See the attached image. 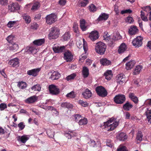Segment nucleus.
<instances>
[{
  "mask_svg": "<svg viewBox=\"0 0 151 151\" xmlns=\"http://www.w3.org/2000/svg\"><path fill=\"white\" fill-rule=\"evenodd\" d=\"M115 119L114 118L112 117L108 120L107 122H104V125H103L104 128L109 132L114 130L119 125V122L116 121L114 122ZM113 122H114L110 124Z\"/></svg>",
  "mask_w": 151,
  "mask_h": 151,
  "instance_id": "obj_1",
  "label": "nucleus"
},
{
  "mask_svg": "<svg viewBox=\"0 0 151 151\" xmlns=\"http://www.w3.org/2000/svg\"><path fill=\"white\" fill-rule=\"evenodd\" d=\"M106 49V45L104 43L99 42L96 43L95 50L98 54L100 55L104 54Z\"/></svg>",
  "mask_w": 151,
  "mask_h": 151,
  "instance_id": "obj_2",
  "label": "nucleus"
},
{
  "mask_svg": "<svg viewBox=\"0 0 151 151\" xmlns=\"http://www.w3.org/2000/svg\"><path fill=\"white\" fill-rule=\"evenodd\" d=\"M59 35V30L58 28L55 26L50 28L49 34H48L50 39L57 38Z\"/></svg>",
  "mask_w": 151,
  "mask_h": 151,
  "instance_id": "obj_3",
  "label": "nucleus"
},
{
  "mask_svg": "<svg viewBox=\"0 0 151 151\" xmlns=\"http://www.w3.org/2000/svg\"><path fill=\"white\" fill-rule=\"evenodd\" d=\"M96 91L97 94L101 97L106 96L108 93L105 88L102 86H98L96 88Z\"/></svg>",
  "mask_w": 151,
  "mask_h": 151,
  "instance_id": "obj_4",
  "label": "nucleus"
},
{
  "mask_svg": "<svg viewBox=\"0 0 151 151\" xmlns=\"http://www.w3.org/2000/svg\"><path fill=\"white\" fill-rule=\"evenodd\" d=\"M45 19L47 24L51 25L57 21V16L55 14L52 13L46 16Z\"/></svg>",
  "mask_w": 151,
  "mask_h": 151,
  "instance_id": "obj_5",
  "label": "nucleus"
},
{
  "mask_svg": "<svg viewBox=\"0 0 151 151\" xmlns=\"http://www.w3.org/2000/svg\"><path fill=\"white\" fill-rule=\"evenodd\" d=\"M114 101L117 104H122L125 101L126 97L124 95L119 94L114 97Z\"/></svg>",
  "mask_w": 151,
  "mask_h": 151,
  "instance_id": "obj_6",
  "label": "nucleus"
},
{
  "mask_svg": "<svg viewBox=\"0 0 151 151\" xmlns=\"http://www.w3.org/2000/svg\"><path fill=\"white\" fill-rule=\"evenodd\" d=\"M142 37L141 36H138L133 40L132 44L134 46L139 47L142 45Z\"/></svg>",
  "mask_w": 151,
  "mask_h": 151,
  "instance_id": "obj_7",
  "label": "nucleus"
},
{
  "mask_svg": "<svg viewBox=\"0 0 151 151\" xmlns=\"http://www.w3.org/2000/svg\"><path fill=\"white\" fill-rule=\"evenodd\" d=\"M48 88L50 93L52 95H57L59 93V89L55 85L53 84L50 85Z\"/></svg>",
  "mask_w": 151,
  "mask_h": 151,
  "instance_id": "obj_8",
  "label": "nucleus"
},
{
  "mask_svg": "<svg viewBox=\"0 0 151 151\" xmlns=\"http://www.w3.org/2000/svg\"><path fill=\"white\" fill-rule=\"evenodd\" d=\"M99 37V33L96 30L93 31L89 34L88 37L92 41L97 40Z\"/></svg>",
  "mask_w": 151,
  "mask_h": 151,
  "instance_id": "obj_9",
  "label": "nucleus"
},
{
  "mask_svg": "<svg viewBox=\"0 0 151 151\" xmlns=\"http://www.w3.org/2000/svg\"><path fill=\"white\" fill-rule=\"evenodd\" d=\"M139 32L137 27L135 25H131L129 29L128 33L130 35H134Z\"/></svg>",
  "mask_w": 151,
  "mask_h": 151,
  "instance_id": "obj_10",
  "label": "nucleus"
},
{
  "mask_svg": "<svg viewBox=\"0 0 151 151\" xmlns=\"http://www.w3.org/2000/svg\"><path fill=\"white\" fill-rule=\"evenodd\" d=\"M64 56V59L67 62H71L73 59V56L72 54L69 50L65 51Z\"/></svg>",
  "mask_w": 151,
  "mask_h": 151,
  "instance_id": "obj_11",
  "label": "nucleus"
},
{
  "mask_svg": "<svg viewBox=\"0 0 151 151\" xmlns=\"http://www.w3.org/2000/svg\"><path fill=\"white\" fill-rule=\"evenodd\" d=\"M52 49L54 52L58 53L65 52L67 50H65V46H54L52 48Z\"/></svg>",
  "mask_w": 151,
  "mask_h": 151,
  "instance_id": "obj_12",
  "label": "nucleus"
},
{
  "mask_svg": "<svg viewBox=\"0 0 151 151\" xmlns=\"http://www.w3.org/2000/svg\"><path fill=\"white\" fill-rule=\"evenodd\" d=\"M40 70V68L33 69L31 70H29L27 71V74L28 75L35 77L37 76Z\"/></svg>",
  "mask_w": 151,
  "mask_h": 151,
  "instance_id": "obj_13",
  "label": "nucleus"
},
{
  "mask_svg": "<svg viewBox=\"0 0 151 151\" xmlns=\"http://www.w3.org/2000/svg\"><path fill=\"white\" fill-rule=\"evenodd\" d=\"M8 9L10 12H14L16 10H19L20 6L18 3H12L8 6Z\"/></svg>",
  "mask_w": 151,
  "mask_h": 151,
  "instance_id": "obj_14",
  "label": "nucleus"
},
{
  "mask_svg": "<svg viewBox=\"0 0 151 151\" xmlns=\"http://www.w3.org/2000/svg\"><path fill=\"white\" fill-rule=\"evenodd\" d=\"M38 100V97L35 95L31 96L25 99V102L28 104L34 103Z\"/></svg>",
  "mask_w": 151,
  "mask_h": 151,
  "instance_id": "obj_15",
  "label": "nucleus"
},
{
  "mask_svg": "<svg viewBox=\"0 0 151 151\" xmlns=\"http://www.w3.org/2000/svg\"><path fill=\"white\" fill-rule=\"evenodd\" d=\"M116 138L119 141H124L127 139L128 136L124 132H120L117 134Z\"/></svg>",
  "mask_w": 151,
  "mask_h": 151,
  "instance_id": "obj_16",
  "label": "nucleus"
},
{
  "mask_svg": "<svg viewBox=\"0 0 151 151\" xmlns=\"http://www.w3.org/2000/svg\"><path fill=\"white\" fill-rule=\"evenodd\" d=\"M8 63L10 65L11 67H15L16 66L19 65V60L18 58H15L9 60Z\"/></svg>",
  "mask_w": 151,
  "mask_h": 151,
  "instance_id": "obj_17",
  "label": "nucleus"
},
{
  "mask_svg": "<svg viewBox=\"0 0 151 151\" xmlns=\"http://www.w3.org/2000/svg\"><path fill=\"white\" fill-rule=\"evenodd\" d=\"M65 135L68 139H71L73 137L76 136L77 133L73 131L70 130L66 131L65 132Z\"/></svg>",
  "mask_w": 151,
  "mask_h": 151,
  "instance_id": "obj_18",
  "label": "nucleus"
},
{
  "mask_svg": "<svg viewBox=\"0 0 151 151\" xmlns=\"http://www.w3.org/2000/svg\"><path fill=\"white\" fill-rule=\"evenodd\" d=\"M37 50L34 47L28 46L26 48L25 53L31 54H35L37 52Z\"/></svg>",
  "mask_w": 151,
  "mask_h": 151,
  "instance_id": "obj_19",
  "label": "nucleus"
},
{
  "mask_svg": "<svg viewBox=\"0 0 151 151\" xmlns=\"http://www.w3.org/2000/svg\"><path fill=\"white\" fill-rule=\"evenodd\" d=\"M82 95L84 98L88 99L92 96V93L88 89H86L84 92L82 93Z\"/></svg>",
  "mask_w": 151,
  "mask_h": 151,
  "instance_id": "obj_20",
  "label": "nucleus"
},
{
  "mask_svg": "<svg viewBox=\"0 0 151 151\" xmlns=\"http://www.w3.org/2000/svg\"><path fill=\"white\" fill-rule=\"evenodd\" d=\"M129 98L135 104L138 103V98L135 95L134 93H130L129 95Z\"/></svg>",
  "mask_w": 151,
  "mask_h": 151,
  "instance_id": "obj_21",
  "label": "nucleus"
},
{
  "mask_svg": "<svg viewBox=\"0 0 151 151\" xmlns=\"http://www.w3.org/2000/svg\"><path fill=\"white\" fill-rule=\"evenodd\" d=\"M60 76V74L56 71H54L52 73L50 76V78L52 80H57L58 79Z\"/></svg>",
  "mask_w": 151,
  "mask_h": 151,
  "instance_id": "obj_22",
  "label": "nucleus"
},
{
  "mask_svg": "<svg viewBox=\"0 0 151 151\" xmlns=\"http://www.w3.org/2000/svg\"><path fill=\"white\" fill-rule=\"evenodd\" d=\"M85 20L83 19H81L80 20V26L82 31H84L88 29V27L86 24Z\"/></svg>",
  "mask_w": 151,
  "mask_h": 151,
  "instance_id": "obj_23",
  "label": "nucleus"
},
{
  "mask_svg": "<svg viewBox=\"0 0 151 151\" xmlns=\"http://www.w3.org/2000/svg\"><path fill=\"white\" fill-rule=\"evenodd\" d=\"M82 75L84 78H86L88 77L89 76V69L86 67L84 66L83 68V70L82 72Z\"/></svg>",
  "mask_w": 151,
  "mask_h": 151,
  "instance_id": "obj_24",
  "label": "nucleus"
},
{
  "mask_svg": "<svg viewBox=\"0 0 151 151\" xmlns=\"http://www.w3.org/2000/svg\"><path fill=\"white\" fill-rule=\"evenodd\" d=\"M133 105L130 102L127 101L126 103L123 105V108L124 110L129 111L133 107Z\"/></svg>",
  "mask_w": 151,
  "mask_h": 151,
  "instance_id": "obj_25",
  "label": "nucleus"
},
{
  "mask_svg": "<svg viewBox=\"0 0 151 151\" xmlns=\"http://www.w3.org/2000/svg\"><path fill=\"white\" fill-rule=\"evenodd\" d=\"M135 64V62L134 60L130 61L126 64V69L127 70H129L131 69Z\"/></svg>",
  "mask_w": 151,
  "mask_h": 151,
  "instance_id": "obj_26",
  "label": "nucleus"
},
{
  "mask_svg": "<svg viewBox=\"0 0 151 151\" xmlns=\"http://www.w3.org/2000/svg\"><path fill=\"white\" fill-rule=\"evenodd\" d=\"M143 12L149 14V20L151 21V8L150 6H147L143 8Z\"/></svg>",
  "mask_w": 151,
  "mask_h": 151,
  "instance_id": "obj_27",
  "label": "nucleus"
},
{
  "mask_svg": "<svg viewBox=\"0 0 151 151\" xmlns=\"http://www.w3.org/2000/svg\"><path fill=\"white\" fill-rule=\"evenodd\" d=\"M8 48H9V50H13L14 51H16L19 49V46L17 44L14 43L13 44H11L8 45Z\"/></svg>",
  "mask_w": 151,
  "mask_h": 151,
  "instance_id": "obj_28",
  "label": "nucleus"
},
{
  "mask_svg": "<svg viewBox=\"0 0 151 151\" xmlns=\"http://www.w3.org/2000/svg\"><path fill=\"white\" fill-rule=\"evenodd\" d=\"M109 15L105 13H102L99 17L97 20L99 21L102 20H106L108 19Z\"/></svg>",
  "mask_w": 151,
  "mask_h": 151,
  "instance_id": "obj_29",
  "label": "nucleus"
},
{
  "mask_svg": "<svg viewBox=\"0 0 151 151\" xmlns=\"http://www.w3.org/2000/svg\"><path fill=\"white\" fill-rule=\"evenodd\" d=\"M17 141H21L23 143H25L28 140L29 138L26 135H23L22 136H18L17 138Z\"/></svg>",
  "mask_w": 151,
  "mask_h": 151,
  "instance_id": "obj_30",
  "label": "nucleus"
},
{
  "mask_svg": "<svg viewBox=\"0 0 151 151\" xmlns=\"http://www.w3.org/2000/svg\"><path fill=\"white\" fill-rule=\"evenodd\" d=\"M45 40L44 39L36 40L33 41L34 45L40 46L45 43Z\"/></svg>",
  "mask_w": 151,
  "mask_h": 151,
  "instance_id": "obj_31",
  "label": "nucleus"
},
{
  "mask_svg": "<svg viewBox=\"0 0 151 151\" xmlns=\"http://www.w3.org/2000/svg\"><path fill=\"white\" fill-rule=\"evenodd\" d=\"M127 49V47L124 43H123L119 47L118 50L119 53H123Z\"/></svg>",
  "mask_w": 151,
  "mask_h": 151,
  "instance_id": "obj_32",
  "label": "nucleus"
},
{
  "mask_svg": "<svg viewBox=\"0 0 151 151\" xmlns=\"http://www.w3.org/2000/svg\"><path fill=\"white\" fill-rule=\"evenodd\" d=\"M147 118L148 119V122L151 124V109H147V111L145 113Z\"/></svg>",
  "mask_w": 151,
  "mask_h": 151,
  "instance_id": "obj_33",
  "label": "nucleus"
},
{
  "mask_svg": "<svg viewBox=\"0 0 151 151\" xmlns=\"http://www.w3.org/2000/svg\"><path fill=\"white\" fill-rule=\"evenodd\" d=\"M40 3L38 2H36L33 4L31 10L33 11H37L40 8Z\"/></svg>",
  "mask_w": 151,
  "mask_h": 151,
  "instance_id": "obj_34",
  "label": "nucleus"
},
{
  "mask_svg": "<svg viewBox=\"0 0 151 151\" xmlns=\"http://www.w3.org/2000/svg\"><path fill=\"white\" fill-rule=\"evenodd\" d=\"M142 68V65L136 66L133 72V74L134 75H138L139 73L141 71V69Z\"/></svg>",
  "mask_w": 151,
  "mask_h": 151,
  "instance_id": "obj_35",
  "label": "nucleus"
},
{
  "mask_svg": "<svg viewBox=\"0 0 151 151\" xmlns=\"http://www.w3.org/2000/svg\"><path fill=\"white\" fill-rule=\"evenodd\" d=\"M60 106H61L62 108H66L68 109H71L73 107L72 105L70 104L67 102H65L62 103L61 105H60Z\"/></svg>",
  "mask_w": 151,
  "mask_h": 151,
  "instance_id": "obj_36",
  "label": "nucleus"
},
{
  "mask_svg": "<svg viewBox=\"0 0 151 151\" xmlns=\"http://www.w3.org/2000/svg\"><path fill=\"white\" fill-rule=\"evenodd\" d=\"M149 17V14L143 12V11H141V18L142 20L144 21H147L148 20L147 19V17Z\"/></svg>",
  "mask_w": 151,
  "mask_h": 151,
  "instance_id": "obj_37",
  "label": "nucleus"
},
{
  "mask_svg": "<svg viewBox=\"0 0 151 151\" xmlns=\"http://www.w3.org/2000/svg\"><path fill=\"white\" fill-rule=\"evenodd\" d=\"M100 62L102 65H108L111 64V62L106 58H104L101 60Z\"/></svg>",
  "mask_w": 151,
  "mask_h": 151,
  "instance_id": "obj_38",
  "label": "nucleus"
},
{
  "mask_svg": "<svg viewBox=\"0 0 151 151\" xmlns=\"http://www.w3.org/2000/svg\"><path fill=\"white\" fill-rule=\"evenodd\" d=\"M41 86L39 84H37L32 86L31 87L32 90L35 91L39 92L41 90Z\"/></svg>",
  "mask_w": 151,
  "mask_h": 151,
  "instance_id": "obj_39",
  "label": "nucleus"
},
{
  "mask_svg": "<svg viewBox=\"0 0 151 151\" xmlns=\"http://www.w3.org/2000/svg\"><path fill=\"white\" fill-rule=\"evenodd\" d=\"M21 89H24L27 87V84L24 81L19 82L17 85Z\"/></svg>",
  "mask_w": 151,
  "mask_h": 151,
  "instance_id": "obj_40",
  "label": "nucleus"
},
{
  "mask_svg": "<svg viewBox=\"0 0 151 151\" xmlns=\"http://www.w3.org/2000/svg\"><path fill=\"white\" fill-rule=\"evenodd\" d=\"M23 19L25 21L26 23L29 24L31 22V18L27 14H24L22 15Z\"/></svg>",
  "mask_w": 151,
  "mask_h": 151,
  "instance_id": "obj_41",
  "label": "nucleus"
},
{
  "mask_svg": "<svg viewBox=\"0 0 151 151\" xmlns=\"http://www.w3.org/2000/svg\"><path fill=\"white\" fill-rule=\"evenodd\" d=\"M143 137V135L142 134V132L139 131L138 132L136 135V139L137 141L139 142L142 141V137Z\"/></svg>",
  "mask_w": 151,
  "mask_h": 151,
  "instance_id": "obj_42",
  "label": "nucleus"
},
{
  "mask_svg": "<svg viewBox=\"0 0 151 151\" xmlns=\"http://www.w3.org/2000/svg\"><path fill=\"white\" fill-rule=\"evenodd\" d=\"M46 133L50 138H52L54 136V132L52 130L48 129L46 131Z\"/></svg>",
  "mask_w": 151,
  "mask_h": 151,
  "instance_id": "obj_43",
  "label": "nucleus"
},
{
  "mask_svg": "<svg viewBox=\"0 0 151 151\" xmlns=\"http://www.w3.org/2000/svg\"><path fill=\"white\" fill-rule=\"evenodd\" d=\"M70 35L69 32H65V34L63 36V39L65 41H67L68 40L70 39Z\"/></svg>",
  "mask_w": 151,
  "mask_h": 151,
  "instance_id": "obj_44",
  "label": "nucleus"
},
{
  "mask_svg": "<svg viewBox=\"0 0 151 151\" xmlns=\"http://www.w3.org/2000/svg\"><path fill=\"white\" fill-rule=\"evenodd\" d=\"M78 123L79 125H86L88 123V121L86 118H84L82 119H81L79 120Z\"/></svg>",
  "mask_w": 151,
  "mask_h": 151,
  "instance_id": "obj_45",
  "label": "nucleus"
},
{
  "mask_svg": "<svg viewBox=\"0 0 151 151\" xmlns=\"http://www.w3.org/2000/svg\"><path fill=\"white\" fill-rule=\"evenodd\" d=\"M78 104L84 107H86L88 105V103L86 101H84L81 100L78 101Z\"/></svg>",
  "mask_w": 151,
  "mask_h": 151,
  "instance_id": "obj_46",
  "label": "nucleus"
},
{
  "mask_svg": "<svg viewBox=\"0 0 151 151\" xmlns=\"http://www.w3.org/2000/svg\"><path fill=\"white\" fill-rule=\"evenodd\" d=\"M89 10L91 12H94L96 11L97 9V8L96 7V6L94 5L93 4H91L90 6H89Z\"/></svg>",
  "mask_w": 151,
  "mask_h": 151,
  "instance_id": "obj_47",
  "label": "nucleus"
},
{
  "mask_svg": "<svg viewBox=\"0 0 151 151\" xmlns=\"http://www.w3.org/2000/svg\"><path fill=\"white\" fill-rule=\"evenodd\" d=\"M76 75L74 73H73L70 75L66 77V80L67 81L71 80L72 79H73L76 77Z\"/></svg>",
  "mask_w": 151,
  "mask_h": 151,
  "instance_id": "obj_48",
  "label": "nucleus"
},
{
  "mask_svg": "<svg viewBox=\"0 0 151 151\" xmlns=\"http://www.w3.org/2000/svg\"><path fill=\"white\" fill-rule=\"evenodd\" d=\"M18 127L19 128L20 130H22L24 128L25 125L24 124L23 122H21L18 124L17 125Z\"/></svg>",
  "mask_w": 151,
  "mask_h": 151,
  "instance_id": "obj_49",
  "label": "nucleus"
},
{
  "mask_svg": "<svg viewBox=\"0 0 151 151\" xmlns=\"http://www.w3.org/2000/svg\"><path fill=\"white\" fill-rule=\"evenodd\" d=\"M66 97L71 98H73L75 97L74 92L73 91H71L70 93H68L66 95Z\"/></svg>",
  "mask_w": 151,
  "mask_h": 151,
  "instance_id": "obj_50",
  "label": "nucleus"
},
{
  "mask_svg": "<svg viewBox=\"0 0 151 151\" xmlns=\"http://www.w3.org/2000/svg\"><path fill=\"white\" fill-rule=\"evenodd\" d=\"M16 23V22L15 21H10L8 22V24H7V26L11 28L13 27L14 24Z\"/></svg>",
  "mask_w": 151,
  "mask_h": 151,
  "instance_id": "obj_51",
  "label": "nucleus"
},
{
  "mask_svg": "<svg viewBox=\"0 0 151 151\" xmlns=\"http://www.w3.org/2000/svg\"><path fill=\"white\" fill-rule=\"evenodd\" d=\"M134 21V19H133L132 17L130 16H129V17H127V20H126V22L130 24L133 22Z\"/></svg>",
  "mask_w": 151,
  "mask_h": 151,
  "instance_id": "obj_52",
  "label": "nucleus"
},
{
  "mask_svg": "<svg viewBox=\"0 0 151 151\" xmlns=\"http://www.w3.org/2000/svg\"><path fill=\"white\" fill-rule=\"evenodd\" d=\"M14 38V36H13V35H10L8 37L6 38L7 41L9 43H12V41L13 40V39Z\"/></svg>",
  "mask_w": 151,
  "mask_h": 151,
  "instance_id": "obj_53",
  "label": "nucleus"
},
{
  "mask_svg": "<svg viewBox=\"0 0 151 151\" xmlns=\"http://www.w3.org/2000/svg\"><path fill=\"white\" fill-rule=\"evenodd\" d=\"M7 108V105L4 103H2L0 104V110L1 111L4 110Z\"/></svg>",
  "mask_w": 151,
  "mask_h": 151,
  "instance_id": "obj_54",
  "label": "nucleus"
},
{
  "mask_svg": "<svg viewBox=\"0 0 151 151\" xmlns=\"http://www.w3.org/2000/svg\"><path fill=\"white\" fill-rule=\"evenodd\" d=\"M106 143L107 146L110 147H112L113 143L112 142V141L111 140L109 139H107Z\"/></svg>",
  "mask_w": 151,
  "mask_h": 151,
  "instance_id": "obj_55",
  "label": "nucleus"
},
{
  "mask_svg": "<svg viewBox=\"0 0 151 151\" xmlns=\"http://www.w3.org/2000/svg\"><path fill=\"white\" fill-rule=\"evenodd\" d=\"M75 118V121L76 122H78V120H79L80 118L81 117V116L80 115L78 114H75L73 115Z\"/></svg>",
  "mask_w": 151,
  "mask_h": 151,
  "instance_id": "obj_56",
  "label": "nucleus"
},
{
  "mask_svg": "<svg viewBox=\"0 0 151 151\" xmlns=\"http://www.w3.org/2000/svg\"><path fill=\"white\" fill-rule=\"evenodd\" d=\"M132 12V10L130 9H126L125 10H122L121 12V14H123L126 13H131Z\"/></svg>",
  "mask_w": 151,
  "mask_h": 151,
  "instance_id": "obj_57",
  "label": "nucleus"
},
{
  "mask_svg": "<svg viewBox=\"0 0 151 151\" xmlns=\"http://www.w3.org/2000/svg\"><path fill=\"white\" fill-rule=\"evenodd\" d=\"M83 49H84V51L86 52L88 50V47H87V44L85 41H84V39H83Z\"/></svg>",
  "mask_w": 151,
  "mask_h": 151,
  "instance_id": "obj_58",
  "label": "nucleus"
},
{
  "mask_svg": "<svg viewBox=\"0 0 151 151\" xmlns=\"http://www.w3.org/2000/svg\"><path fill=\"white\" fill-rule=\"evenodd\" d=\"M73 28L74 32L77 34H78V26L76 24L73 25Z\"/></svg>",
  "mask_w": 151,
  "mask_h": 151,
  "instance_id": "obj_59",
  "label": "nucleus"
},
{
  "mask_svg": "<svg viewBox=\"0 0 151 151\" xmlns=\"http://www.w3.org/2000/svg\"><path fill=\"white\" fill-rule=\"evenodd\" d=\"M113 75L112 71L111 70H108L105 72L104 73V76H106V75Z\"/></svg>",
  "mask_w": 151,
  "mask_h": 151,
  "instance_id": "obj_60",
  "label": "nucleus"
},
{
  "mask_svg": "<svg viewBox=\"0 0 151 151\" xmlns=\"http://www.w3.org/2000/svg\"><path fill=\"white\" fill-rule=\"evenodd\" d=\"M124 76L122 75V74H119L118 76H117V81H120V80H121L123 78H124Z\"/></svg>",
  "mask_w": 151,
  "mask_h": 151,
  "instance_id": "obj_61",
  "label": "nucleus"
},
{
  "mask_svg": "<svg viewBox=\"0 0 151 151\" xmlns=\"http://www.w3.org/2000/svg\"><path fill=\"white\" fill-rule=\"evenodd\" d=\"M117 151H127V150L126 147L123 146L117 149Z\"/></svg>",
  "mask_w": 151,
  "mask_h": 151,
  "instance_id": "obj_62",
  "label": "nucleus"
},
{
  "mask_svg": "<svg viewBox=\"0 0 151 151\" xmlns=\"http://www.w3.org/2000/svg\"><path fill=\"white\" fill-rule=\"evenodd\" d=\"M0 3L2 5H6L7 3V0H0Z\"/></svg>",
  "mask_w": 151,
  "mask_h": 151,
  "instance_id": "obj_63",
  "label": "nucleus"
},
{
  "mask_svg": "<svg viewBox=\"0 0 151 151\" xmlns=\"http://www.w3.org/2000/svg\"><path fill=\"white\" fill-rule=\"evenodd\" d=\"M125 82V78H123L122 80H120V81H117V83H119L120 85L122 84Z\"/></svg>",
  "mask_w": 151,
  "mask_h": 151,
  "instance_id": "obj_64",
  "label": "nucleus"
}]
</instances>
